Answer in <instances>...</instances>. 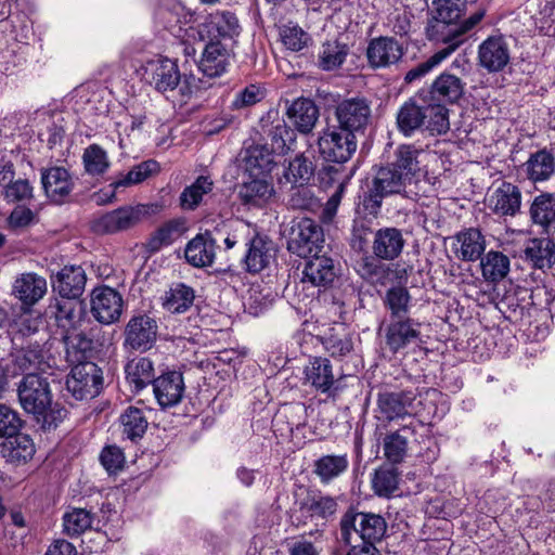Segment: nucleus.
<instances>
[{
  "instance_id": "40",
  "label": "nucleus",
  "mask_w": 555,
  "mask_h": 555,
  "mask_svg": "<svg viewBox=\"0 0 555 555\" xmlns=\"http://www.w3.org/2000/svg\"><path fill=\"white\" fill-rule=\"evenodd\" d=\"M349 460L344 454H325L314 461L313 473L322 483H330L347 472Z\"/></svg>"
},
{
  "instance_id": "14",
  "label": "nucleus",
  "mask_w": 555,
  "mask_h": 555,
  "mask_svg": "<svg viewBox=\"0 0 555 555\" xmlns=\"http://www.w3.org/2000/svg\"><path fill=\"white\" fill-rule=\"evenodd\" d=\"M241 33V26L237 17L231 12H215L209 14L203 23L198 25L197 35L199 40L209 39L210 41H220V39H234Z\"/></svg>"
},
{
  "instance_id": "38",
  "label": "nucleus",
  "mask_w": 555,
  "mask_h": 555,
  "mask_svg": "<svg viewBox=\"0 0 555 555\" xmlns=\"http://www.w3.org/2000/svg\"><path fill=\"white\" fill-rule=\"evenodd\" d=\"M287 116L299 132L309 133L319 119V108L313 101L300 98L287 108Z\"/></svg>"
},
{
  "instance_id": "12",
  "label": "nucleus",
  "mask_w": 555,
  "mask_h": 555,
  "mask_svg": "<svg viewBox=\"0 0 555 555\" xmlns=\"http://www.w3.org/2000/svg\"><path fill=\"white\" fill-rule=\"evenodd\" d=\"M299 490L300 493H295V505L311 519L327 520L337 513L338 503L335 498L305 487H300Z\"/></svg>"
},
{
  "instance_id": "34",
  "label": "nucleus",
  "mask_w": 555,
  "mask_h": 555,
  "mask_svg": "<svg viewBox=\"0 0 555 555\" xmlns=\"http://www.w3.org/2000/svg\"><path fill=\"white\" fill-rule=\"evenodd\" d=\"M268 177H247L238 189V197L244 205L260 207L268 203L274 189Z\"/></svg>"
},
{
  "instance_id": "3",
  "label": "nucleus",
  "mask_w": 555,
  "mask_h": 555,
  "mask_svg": "<svg viewBox=\"0 0 555 555\" xmlns=\"http://www.w3.org/2000/svg\"><path fill=\"white\" fill-rule=\"evenodd\" d=\"M335 118L338 128L353 135L363 134L372 118L371 103L362 96L344 99L335 106Z\"/></svg>"
},
{
  "instance_id": "5",
  "label": "nucleus",
  "mask_w": 555,
  "mask_h": 555,
  "mask_svg": "<svg viewBox=\"0 0 555 555\" xmlns=\"http://www.w3.org/2000/svg\"><path fill=\"white\" fill-rule=\"evenodd\" d=\"M17 396L24 411L34 416L42 414L52 399L48 379L39 374H26L18 385Z\"/></svg>"
},
{
  "instance_id": "10",
  "label": "nucleus",
  "mask_w": 555,
  "mask_h": 555,
  "mask_svg": "<svg viewBox=\"0 0 555 555\" xmlns=\"http://www.w3.org/2000/svg\"><path fill=\"white\" fill-rule=\"evenodd\" d=\"M90 308L98 322L109 325L119 321L122 314L124 299L117 289L101 285L91 292Z\"/></svg>"
},
{
  "instance_id": "42",
  "label": "nucleus",
  "mask_w": 555,
  "mask_h": 555,
  "mask_svg": "<svg viewBox=\"0 0 555 555\" xmlns=\"http://www.w3.org/2000/svg\"><path fill=\"white\" fill-rule=\"evenodd\" d=\"M126 378L137 391L142 390L149 384L153 383L154 364L146 357L134 358L125 366Z\"/></svg>"
},
{
  "instance_id": "35",
  "label": "nucleus",
  "mask_w": 555,
  "mask_h": 555,
  "mask_svg": "<svg viewBox=\"0 0 555 555\" xmlns=\"http://www.w3.org/2000/svg\"><path fill=\"white\" fill-rule=\"evenodd\" d=\"M274 152L266 144L253 145L245 151L244 167L247 177H268L274 166Z\"/></svg>"
},
{
  "instance_id": "31",
  "label": "nucleus",
  "mask_w": 555,
  "mask_h": 555,
  "mask_svg": "<svg viewBox=\"0 0 555 555\" xmlns=\"http://www.w3.org/2000/svg\"><path fill=\"white\" fill-rule=\"evenodd\" d=\"M310 257L302 271V282H308L318 287L331 285L336 278L333 259L319 254Z\"/></svg>"
},
{
  "instance_id": "20",
  "label": "nucleus",
  "mask_w": 555,
  "mask_h": 555,
  "mask_svg": "<svg viewBox=\"0 0 555 555\" xmlns=\"http://www.w3.org/2000/svg\"><path fill=\"white\" fill-rule=\"evenodd\" d=\"M185 390L181 372L170 371L153 380V391L162 408H171L181 402Z\"/></svg>"
},
{
  "instance_id": "27",
  "label": "nucleus",
  "mask_w": 555,
  "mask_h": 555,
  "mask_svg": "<svg viewBox=\"0 0 555 555\" xmlns=\"http://www.w3.org/2000/svg\"><path fill=\"white\" fill-rule=\"evenodd\" d=\"M524 259L533 269L548 270L555 264V243L550 237H533L526 242Z\"/></svg>"
},
{
  "instance_id": "30",
  "label": "nucleus",
  "mask_w": 555,
  "mask_h": 555,
  "mask_svg": "<svg viewBox=\"0 0 555 555\" xmlns=\"http://www.w3.org/2000/svg\"><path fill=\"white\" fill-rule=\"evenodd\" d=\"M230 65V52L220 41H209L202 53L198 69L207 77L223 75Z\"/></svg>"
},
{
  "instance_id": "37",
  "label": "nucleus",
  "mask_w": 555,
  "mask_h": 555,
  "mask_svg": "<svg viewBox=\"0 0 555 555\" xmlns=\"http://www.w3.org/2000/svg\"><path fill=\"white\" fill-rule=\"evenodd\" d=\"M47 293V281L36 273H25L17 278L13 285V294L23 304L31 306Z\"/></svg>"
},
{
  "instance_id": "44",
  "label": "nucleus",
  "mask_w": 555,
  "mask_h": 555,
  "mask_svg": "<svg viewBox=\"0 0 555 555\" xmlns=\"http://www.w3.org/2000/svg\"><path fill=\"white\" fill-rule=\"evenodd\" d=\"M194 299L195 293L191 286L177 283L166 292L163 306L171 313H183L193 306Z\"/></svg>"
},
{
  "instance_id": "43",
  "label": "nucleus",
  "mask_w": 555,
  "mask_h": 555,
  "mask_svg": "<svg viewBox=\"0 0 555 555\" xmlns=\"http://www.w3.org/2000/svg\"><path fill=\"white\" fill-rule=\"evenodd\" d=\"M509 258L498 250H489L483 257H480L481 273L488 282H500L509 272Z\"/></svg>"
},
{
  "instance_id": "62",
  "label": "nucleus",
  "mask_w": 555,
  "mask_h": 555,
  "mask_svg": "<svg viewBox=\"0 0 555 555\" xmlns=\"http://www.w3.org/2000/svg\"><path fill=\"white\" fill-rule=\"evenodd\" d=\"M452 52L444 46L435 52L427 61L418 64L414 68L410 69L404 77L405 82L411 83L413 81L420 80L424 76H426L429 72H431L436 66H438L441 62L448 59Z\"/></svg>"
},
{
  "instance_id": "55",
  "label": "nucleus",
  "mask_w": 555,
  "mask_h": 555,
  "mask_svg": "<svg viewBox=\"0 0 555 555\" xmlns=\"http://www.w3.org/2000/svg\"><path fill=\"white\" fill-rule=\"evenodd\" d=\"M411 296L409 291L403 286H392L385 295V307L390 311L389 319L406 318Z\"/></svg>"
},
{
  "instance_id": "45",
  "label": "nucleus",
  "mask_w": 555,
  "mask_h": 555,
  "mask_svg": "<svg viewBox=\"0 0 555 555\" xmlns=\"http://www.w3.org/2000/svg\"><path fill=\"white\" fill-rule=\"evenodd\" d=\"M159 169V164L156 160L149 159L141 162L133 166L127 173H119L111 183V186L114 190H118L119 188H128L139 184L153 175L158 173Z\"/></svg>"
},
{
  "instance_id": "58",
  "label": "nucleus",
  "mask_w": 555,
  "mask_h": 555,
  "mask_svg": "<svg viewBox=\"0 0 555 555\" xmlns=\"http://www.w3.org/2000/svg\"><path fill=\"white\" fill-rule=\"evenodd\" d=\"M420 151L413 145H400L396 151V160L391 164L410 180L420 170Z\"/></svg>"
},
{
  "instance_id": "41",
  "label": "nucleus",
  "mask_w": 555,
  "mask_h": 555,
  "mask_svg": "<svg viewBox=\"0 0 555 555\" xmlns=\"http://www.w3.org/2000/svg\"><path fill=\"white\" fill-rule=\"evenodd\" d=\"M150 410L138 406H128L119 416L122 436L131 441L141 439L146 433Z\"/></svg>"
},
{
  "instance_id": "6",
  "label": "nucleus",
  "mask_w": 555,
  "mask_h": 555,
  "mask_svg": "<svg viewBox=\"0 0 555 555\" xmlns=\"http://www.w3.org/2000/svg\"><path fill=\"white\" fill-rule=\"evenodd\" d=\"M323 229L314 220L302 218L295 227L287 242V249L302 258L319 254L323 248Z\"/></svg>"
},
{
  "instance_id": "47",
  "label": "nucleus",
  "mask_w": 555,
  "mask_h": 555,
  "mask_svg": "<svg viewBox=\"0 0 555 555\" xmlns=\"http://www.w3.org/2000/svg\"><path fill=\"white\" fill-rule=\"evenodd\" d=\"M359 513L360 533L362 535L363 545H374L385 535L387 524L384 517L374 513Z\"/></svg>"
},
{
  "instance_id": "16",
  "label": "nucleus",
  "mask_w": 555,
  "mask_h": 555,
  "mask_svg": "<svg viewBox=\"0 0 555 555\" xmlns=\"http://www.w3.org/2000/svg\"><path fill=\"white\" fill-rule=\"evenodd\" d=\"M245 254L243 256V264L247 272L259 273L269 267L273 259L272 242L258 232L248 234L245 241Z\"/></svg>"
},
{
  "instance_id": "17",
  "label": "nucleus",
  "mask_w": 555,
  "mask_h": 555,
  "mask_svg": "<svg viewBox=\"0 0 555 555\" xmlns=\"http://www.w3.org/2000/svg\"><path fill=\"white\" fill-rule=\"evenodd\" d=\"M509 60V47L502 35L490 36L478 47L479 65L489 73L503 70Z\"/></svg>"
},
{
  "instance_id": "53",
  "label": "nucleus",
  "mask_w": 555,
  "mask_h": 555,
  "mask_svg": "<svg viewBox=\"0 0 555 555\" xmlns=\"http://www.w3.org/2000/svg\"><path fill=\"white\" fill-rule=\"evenodd\" d=\"M400 474L396 467L382 466L372 478L374 493L380 498H390L398 490Z\"/></svg>"
},
{
  "instance_id": "21",
  "label": "nucleus",
  "mask_w": 555,
  "mask_h": 555,
  "mask_svg": "<svg viewBox=\"0 0 555 555\" xmlns=\"http://www.w3.org/2000/svg\"><path fill=\"white\" fill-rule=\"evenodd\" d=\"M86 282L85 270L76 264L64 266L51 275L53 292L69 298H79L85 292Z\"/></svg>"
},
{
  "instance_id": "23",
  "label": "nucleus",
  "mask_w": 555,
  "mask_h": 555,
  "mask_svg": "<svg viewBox=\"0 0 555 555\" xmlns=\"http://www.w3.org/2000/svg\"><path fill=\"white\" fill-rule=\"evenodd\" d=\"M404 245L401 230L386 227L374 233L372 251L377 259L391 261L401 255Z\"/></svg>"
},
{
  "instance_id": "46",
  "label": "nucleus",
  "mask_w": 555,
  "mask_h": 555,
  "mask_svg": "<svg viewBox=\"0 0 555 555\" xmlns=\"http://www.w3.org/2000/svg\"><path fill=\"white\" fill-rule=\"evenodd\" d=\"M183 230L184 221L178 219L169 220L151 234L146 246L151 251H158L177 241Z\"/></svg>"
},
{
  "instance_id": "63",
  "label": "nucleus",
  "mask_w": 555,
  "mask_h": 555,
  "mask_svg": "<svg viewBox=\"0 0 555 555\" xmlns=\"http://www.w3.org/2000/svg\"><path fill=\"white\" fill-rule=\"evenodd\" d=\"M14 365L21 374H38L43 370V354L37 349L23 350L15 357Z\"/></svg>"
},
{
  "instance_id": "48",
  "label": "nucleus",
  "mask_w": 555,
  "mask_h": 555,
  "mask_svg": "<svg viewBox=\"0 0 555 555\" xmlns=\"http://www.w3.org/2000/svg\"><path fill=\"white\" fill-rule=\"evenodd\" d=\"M411 180L391 164L378 169L373 182L386 195L401 193Z\"/></svg>"
},
{
  "instance_id": "50",
  "label": "nucleus",
  "mask_w": 555,
  "mask_h": 555,
  "mask_svg": "<svg viewBox=\"0 0 555 555\" xmlns=\"http://www.w3.org/2000/svg\"><path fill=\"white\" fill-rule=\"evenodd\" d=\"M85 172L91 177H101L109 168L111 162L107 152L99 144H90L82 154Z\"/></svg>"
},
{
  "instance_id": "18",
  "label": "nucleus",
  "mask_w": 555,
  "mask_h": 555,
  "mask_svg": "<svg viewBox=\"0 0 555 555\" xmlns=\"http://www.w3.org/2000/svg\"><path fill=\"white\" fill-rule=\"evenodd\" d=\"M402 46L392 37H377L369 42L366 57L372 68H386L400 61Z\"/></svg>"
},
{
  "instance_id": "56",
  "label": "nucleus",
  "mask_w": 555,
  "mask_h": 555,
  "mask_svg": "<svg viewBox=\"0 0 555 555\" xmlns=\"http://www.w3.org/2000/svg\"><path fill=\"white\" fill-rule=\"evenodd\" d=\"M348 47L338 41H328L322 46L319 54V66L324 70L339 67L348 55Z\"/></svg>"
},
{
  "instance_id": "22",
  "label": "nucleus",
  "mask_w": 555,
  "mask_h": 555,
  "mask_svg": "<svg viewBox=\"0 0 555 555\" xmlns=\"http://www.w3.org/2000/svg\"><path fill=\"white\" fill-rule=\"evenodd\" d=\"M217 238L212 232L206 230L196 234L184 249L186 261L194 268H206L212 266L216 258Z\"/></svg>"
},
{
  "instance_id": "61",
  "label": "nucleus",
  "mask_w": 555,
  "mask_h": 555,
  "mask_svg": "<svg viewBox=\"0 0 555 555\" xmlns=\"http://www.w3.org/2000/svg\"><path fill=\"white\" fill-rule=\"evenodd\" d=\"M0 194L8 203H29L34 198V186L28 179H14Z\"/></svg>"
},
{
  "instance_id": "9",
  "label": "nucleus",
  "mask_w": 555,
  "mask_h": 555,
  "mask_svg": "<svg viewBox=\"0 0 555 555\" xmlns=\"http://www.w3.org/2000/svg\"><path fill=\"white\" fill-rule=\"evenodd\" d=\"M318 144L325 160L339 164L348 162L358 146L357 135L338 127L324 131Z\"/></svg>"
},
{
  "instance_id": "24",
  "label": "nucleus",
  "mask_w": 555,
  "mask_h": 555,
  "mask_svg": "<svg viewBox=\"0 0 555 555\" xmlns=\"http://www.w3.org/2000/svg\"><path fill=\"white\" fill-rule=\"evenodd\" d=\"M270 119L271 113L261 119V132L271 142V150L275 154H285L295 141V132L283 118L278 116V113H274L272 120Z\"/></svg>"
},
{
  "instance_id": "60",
  "label": "nucleus",
  "mask_w": 555,
  "mask_h": 555,
  "mask_svg": "<svg viewBox=\"0 0 555 555\" xmlns=\"http://www.w3.org/2000/svg\"><path fill=\"white\" fill-rule=\"evenodd\" d=\"M359 522V513L353 509L347 511L340 519L341 540L352 548L359 547L360 542H362Z\"/></svg>"
},
{
  "instance_id": "57",
  "label": "nucleus",
  "mask_w": 555,
  "mask_h": 555,
  "mask_svg": "<svg viewBox=\"0 0 555 555\" xmlns=\"http://www.w3.org/2000/svg\"><path fill=\"white\" fill-rule=\"evenodd\" d=\"M64 340L66 345L67 357L70 361L86 362V353L92 349V340L77 330L65 332Z\"/></svg>"
},
{
  "instance_id": "28",
  "label": "nucleus",
  "mask_w": 555,
  "mask_h": 555,
  "mask_svg": "<svg viewBox=\"0 0 555 555\" xmlns=\"http://www.w3.org/2000/svg\"><path fill=\"white\" fill-rule=\"evenodd\" d=\"M529 217L532 224L540 227L546 234H555V194L542 192L534 196L530 207Z\"/></svg>"
},
{
  "instance_id": "11",
  "label": "nucleus",
  "mask_w": 555,
  "mask_h": 555,
  "mask_svg": "<svg viewBox=\"0 0 555 555\" xmlns=\"http://www.w3.org/2000/svg\"><path fill=\"white\" fill-rule=\"evenodd\" d=\"M380 330L384 332L386 347L392 353L421 341V323L409 317L389 319Z\"/></svg>"
},
{
  "instance_id": "32",
  "label": "nucleus",
  "mask_w": 555,
  "mask_h": 555,
  "mask_svg": "<svg viewBox=\"0 0 555 555\" xmlns=\"http://www.w3.org/2000/svg\"><path fill=\"white\" fill-rule=\"evenodd\" d=\"M465 82L456 75L441 73L431 83L429 94L431 101L456 103L463 95Z\"/></svg>"
},
{
  "instance_id": "29",
  "label": "nucleus",
  "mask_w": 555,
  "mask_h": 555,
  "mask_svg": "<svg viewBox=\"0 0 555 555\" xmlns=\"http://www.w3.org/2000/svg\"><path fill=\"white\" fill-rule=\"evenodd\" d=\"M424 98L417 94L404 102L397 113L398 129L405 137H411L416 130L424 127L426 115L424 113Z\"/></svg>"
},
{
  "instance_id": "26",
  "label": "nucleus",
  "mask_w": 555,
  "mask_h": 555,
  "mask_svg": "<svg viewBox=\"0 0 555 555\" xmlns=\"http://www.w3.org/2000/svg\"><path fill=\"white\" fill-rule=\"evenodd\" d=\"M74 298L60 296L52 297L47 308V314L54 319L56 325L64 332L78 328L82 320L80 312H77V304Z\"/></svg>"
},
{
  "instance_id": "2",
  "label": "nucleus",
  "mask_w": 555,
  "mask_h": 555,
  "mask_svg": "<svg viewBox=\"0 0 555 555\" xmlns=\"http://www.w3.org/2000/svg\"><path fill=\"white\" fill-rule=\"evenodd\" d=\"M464 0H433V20L427 26V37L436 43L447 44L452 31L459 29Z\"/></svg>"
},
{
  "instance_id": "39",
  "label": "nucleus",
  "mask_w": 555,
  "mask_h": 555,
  "mask_svg": "<svg viewBox=\"0 0 555 555\" xmlns=\"http://www.w3.org/2000/svg\"><path fill=\"white\" fill-rule=\"evenodd\" d=\"M460 248L457 257L463 261H476L480 259L486 249V238L481 231L475 228L465 229L455 236Z\"/></svg>"
},
{
  "instance_id": "7",
  "label": "nucleus",
  "mask_w": 555,
  "mask_h": 555,
  "mask_svg": "<svg viewBox=\"0 0 555 555\" xmlns=\"http://www.w3.org/2000/svg\"><path fill=\"white\" fill-rule=\"evenodd\" d=\"M103 386L101 370L93 362L77 363L66 379V387L77 400L96 397Z\"/></svg>"
},
{
  "instance_id": "13",
  "label": "nucleus",
  "mask_w": 555,
  "mask_h": 555,
  "mask_svg": "<svg viewBox=\"0 0 555 555\" xmlns=\"http://www.w3.org/2000/svg\"><path fill=\"white\" fill-rule=\"evenodd\" d=\"M521 198L517 185L503 181L488 193L486 205L495 216L515 217L520 211Z\"/></svg>"
},
{
  "instance_id": "8",
  "label": "nucleus",
  "mask_w": 555,
  "mask_h": 555,
  "mask_svg": "<svg viewBox=\"0 0 555 555\" xmlns=\"http://www.w3.org/2000/svg\"><path fill=\"white\" fill-rule=\"evenodd\" d=\"M158 325L154 318L141 313L132 315L125 326L124 348L130 351L150 350L157 339Z\"/></svg>"
},
{
  "instance_id": "59",
  "label": "nucleus",
  "mask_w": 555,
  "mask_h": 555,
  "mask_svg": "<svg viewBox=\"0 0 555 555\" xmlns=\"http://www.w3.org/2000/svg\"><path fill=\"white\" fill-rule=\"evenodd\" d=\"M485 9H478L466 20L462 22L457 21L456 27L459 29H456V31H452L446 47L453 53L465 41V35L481 22V20L485 17Z\"/></svg>"
},
{
  "instance_id": "49",
  "label": "nucleus",
  "mask_w": 555,
  "mask_h": 555,
  "mask_svg": "<svg viewBox=\"0 0 555 555\" xmlns=\"http://www.w3.org/2000/svg\"><path fill=\"white\" fill-rule=\"evenodd\" d=\"M214 182L209 177L199 176L191 185L184 188L180 194V206L184 210L196 209L203 197L212 191Z\"/></svg>"
},
{
  "instance_id": "54",
  "label": "nucleus",
  "mask_w": 555,
  "mask_h": 555,
  "mask_svg": "<svg viewBox=\"0 0 555 555\" xmlns=\"http://www.w3.org/2000/svg\"><path fill=\"white\" fill-rule=\"evenodd\" d=\"M322 344L326 352L334 359L344 360L354 350L353 337L344 328L323 337Z\"/></svg>"
},
{
  "instance_id": "51",
  "label": "nucleus",
  "mask_w": 555,
  "mask_h": 555,
  "mask_svg": "<svg viewBox=\"0 0 555 555\" xmlns=\"http://www.w3.org/2000/svg\"><path fill=\"white\" fill-rule=\"evenodd\" d=\"M425 127L431 133L442 134L450 129L449 111L440 102L424 99Z\"/></svg>"
},
{
  "instance_id": "1",
  "label": "nucleus",
  "mask_w": 555,
  "mask_h": 555,
  "mask_svg": "<svg viewBox=\"0 0 555 555\" xmlns=\"http://www.w3.org/2000/svg\"><path fill=\"white\" fill-rule=\"evenodd\" d=\"M162 209L159 204H139L122 206L91 221V229L96 234H112L126 231L138 224L141 219Z\"/></svg>"
},
{
  "instance_id": "64",
  "label": "nucleus",
  "mask_w": 555,
  "mask_h": 555,
  "mask_svg": "<svg viewBox=\"0 0 555 555\" xmlns=\"http://www.w3.org/2000/svg\"><path fill=\"white\" fill-rule=\"evenodd\" d=\"M531 20L540 35L555 37V3L545 2Z\"/></svg>"
},
{
  "instance_id": "15",
  "label": "nucleus",
  "mask_w": 555,
  "mask_h": 555,
  "mask_svg": "<svg viewBox=\"0 0 555 555\" xmlns=\"http://www.w3.org/2000/svg\"><path fill=\"white\" fill-rule=\"evenodd\" d=\"M145 80L159 92L172 91L180 82L178 64L168 57H156L143 67Z\"/></svg>"
},
{
  "instance_id": "52",
  "label": "nucleus",
  "mask_w": 555,
  "mask_h": 555,
  "mask_svg": "<svg viewBox=\"0 0 555 555\" xmlns=\"http://www.w3.org/2000/svg\"><path fill=\"white\" fill-rule=\"evenodd\" d=\"M93 514L80 507H73L63 515V532L68 537H78L92 527Z\"/></svg>"
},
{
  "instance_id": "25",
  "label": "nucleus",
  "mask_w": 555,
  "mask_h": 555,
  "mask_svg": "<svg viewBox=\"0 0 555 555\" xmlns=\"http://www.w3.org/2000/svg\"><path fill=\"white\" fill-rule=\"evenodd\" d=\"M418 428H424L420 421H413L409 425L386 435L383 442L384 455L392 464L401 463L408 452L409 439L413 437Z\"/></svg>"
},
{
  "instance_id": "19",
  "label": "nucleus",
  "mask_w": 555,
  "mask_h": 555,
  "mask_svg": "<svg viewBox=\"0 0 555 555\" xmlns=\"http://www.w3.org/2000/svg\"><path fill=\"white\" fill-rule=\"evenodd\" d=\"M41 184L47 197L56 204H62L75 186L72 175L64 167L43 168Z\"/></svg>"
},
{
  "instance_id": "36",
  "label": "nucleus",
  "mask_w": 555,
  "mask_h": 555,
  "mask_svg": "<svg viewBox=\"0 0 555 555\" xmlns=\"http://www.w3.org/2000/svg\"><path fill=\"white\" fill-rule=\"evenodd\" d=\"M521 168L531 182H544L555 173V157L551 152L540 150L532 153Z\"/></svg>"
},
{
  "instance_id": "4",
  "label": "nucleus",
  "mask_w": 555,
  "mask_h": 555,
  "mask_svg": "<svg viewBox=\"0 0 555 555\" xmlns=\"http://www.w3.org/2000/svg\"><path fill=\"white\" fill-rule=\"evenodd\" d=\"M377 406L387 421L422 415L423 402L416 390L386 391L378 395Z\"/></svg>"
},
{
  "instance_id": "33",
  "label": "nucleus",
  "mask_w": 555,
  "mask_h": 555,
  "mask_svg": "<svg viewBox=\"0 0 555 555\" xmlns=\"http://www.w3.org/2000/svg\"><path fill=\"white\" fill-rule=\"evenodd\" d=\"M305 384L313 387L322 393L328 392L334 386L335 379L333 367L328 359L314 357L306 365Z\"/></svg>"
}]
</instances>
